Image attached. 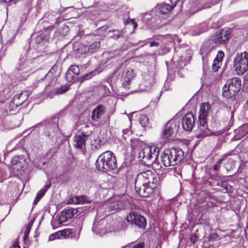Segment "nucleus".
Instances as JSON below:
<instances>
[{
    "instance_id": "1",
    "label": "nucleus",
    "mask_w": 248,
    "mask_h": 248,
    "mask_svg": "<svg viewBox=\"0 0 248 248\" xmlns=\"http://www.w3.org/2000/svg\"><path fill=\"white\" fill-rule=\"evenodd\" d=\"M159 183L156 172L148 170L139 173L135 181L136 193L143 197H147L154 192Z\"/></svg>"
},
{
    "instance_id": "2",
    "label": "nucleus",
    "mask_w": 248,
    "mask_h": 248,
    "mask_svg": "<svg viewBox=\"0 0 248 248\" xmlns=\"http://www.w3.org/2000/svg\"><path fill=\"white\" fill-rule=\"evenodd\" d=\"M161 162L166 167L176 166L175 168L177 174L181 172L179 163L185 157L184 152L180 148H171L165 150L161 155Z\"/></svg>"
},
{
    "instance_id": "3",
    "label": "nucleus",
    "mask_w": 248,
    "mask_h": 248,
    "mask_svg": "<svg viewBox=\"0 0 248 248\" xmlns=\"http://www.w3.org/2000/svg\"><path fill=\"white\" fill-rule=\"evenodd\" d=\"M96 167L99 170L107 172L113 170L117 167V163L114 154L107 151L101 154L96 161Z\"/></svg>"
},
{
    "instance_id": "4",
    "label": "nucleus",
    "mask_w": 248,
    "mask_h": 248,
    "mask_svg": "<svg viewBox=\"0 0 248 248\" xmlns=\"http://www.w3.org/2000/svg\"><path fill=\"white\" fill-rule=\"evenodd\" d=\"M44 77L38 79V83H43L45 86V90L46 92H52L56 94H61L66 92L68 88L67 87H61L58 88L56 86V76L53 74L52 69L46 74H44Z\"/></svg>"
},
{
    "instance_id": "5",
    "label": "nucleus",
    "mask_w": 248,
    "mask_h": 248,
    "mask_svg": "<svg viewBox=\"0 0 248 248\" xmlns=\"http://www.w3.org/2000/svg\"><path fill=\"white\" fill-rule=\"evenodd\" d=\"M159 151V148L154 145L145 146L139 152V158L146 164L155 163L158 158Z\"/></svg>"
},
{
    "instance_id": "6",
    "label": "nucleus",
    "mask_w": 248,
    "mask_h": 248,
    "mask_svg": "<svg viewBox=\"0 0 248 248\" xmlns=\"http://www.w3.org/2000/svg\"><path fill=\"white\" fill-rule=\"evenodd\" d=\"M241 87V82L239 78L228 79L223 87V96L227 99L235 96L240 91Z\"/></svg>"
},
{
    "instance_id": "7",
    "label": "nucleus",
    "mask_w": 248,
    "mask_h": 248,
    "mask_svg": "<svg viewBox=\"0 0 248 248\" xmlns=\"http://www.w3.org/2000/svg\"><path fill=\"white\" fill-rule=\"evenodd\" d=\"M59 116H55L46 123L45 135L51 140H56L62 135L59 128Z\"/></svg>"
},
{
    "instance_id": "8",
    "label": "nucleus",
    "mask_w": 248,
    "mask_h": 248,
    "mask_svg": "<svg viewBox=\"0 0 248 248\" xmlns=\"http://www.w3.org/2000/svg\"><path fill=\"white\" fill-rule=\"evenodd\" d=\"M234 68L239 75L248 70V52L238 53L234 59Z\"/></svg>"
},
{
    "instance_id": "9",
    "label": "nucleus",
    "mask_w": 248,
    "mask_h": 248,
    "mask_svg": "<svg viewBox=\"0 0 248 248\" xmlns=\"http://www.w3.org/2000/svg\"><path fill=\"white\" fill-rule=\"evenodd\" d=\"M27 51H25L21 54L18 63L16 66V68L19 72V74L21 75V79H26L31 72L30 64L31 63V61L27 59Z\"/></svg>"
},
{
    "instance_id": "10",
    "label": "nucleus",
    "mask_w": 248,
    "mask_h": 248,
    "mask_svg": "<svg viewBox=\"0 0 248 248\" xmlns=\"http://www.w3.org/2000/svg\"><path fill=\"white\" fill-rule=\"evenodd\" d=\"M106 109L104 105H99L92 112L91 123L96 127L105 124L106 119L105 115Z\"/></svg>"
},
{
    "instance_id": "11",
    "label": "nucleus",
    "mask_w": 248,
    "mask_h": 248,
    "mask_svg": "<svg viewBox=\"0 0 248 248\" xmlns=\"http://www.w3.org/2000/svg\"><path fill=\"white\" fill-rule=\"evenodd\" d=\"M128 201L124 195L118 196L111 200L108 205V208L110 211H115L124 209L127 205Z\"/></svg>"
},
{
    "instance_id": "12",
    "label": "nucleus",
    "mask_w": 248,
    "mask_h": 248,
    "mask_svg": "<svg viewBox=\"0 0 248 248\" xmlns=\"http://www.w3.org/2000/svg\"><path fill=\"white\" fill-rule=\"evenodd\" d=\"M178 123L173 119L169 121L166 124L161 135V138L164 142H166L173 134L174 130H177Z\"/></svg>"
},
{
    "instance_id": "13",
    "label": "nucleus",
    "mask_w": 248,
    "mask_h": 248,
    "mask_svg": "<svg viewBox=\"0 0 248 248\" xmlns=\"http://www.w3.org/2000/svg\"><path fill=\"white\" fill-rule=\"evenodd\" d=\"M126 220L128 222L139 228H144L146 225L145 218L137 212H130L126 217Z\"/></svg>"
},
{
    "instance_id": "14",
    "label": "nucleus",
    "mask_w": 248,
    "mask_h": 248,
    "mask_svg": "<svg viewBox=\"0 0 248 248\" xmlns=\"http://www.w3.org/2000/svg\"><path fill=\"white\" fill-rule=\"evenodd\" d=\"M231 37V33L229 30L222 29L219 32H217L213 38L215 44L219 45L227 41Z\"/></svg>"
},
{
    "instance_id": "15",
    "label": "nucleus",
    "mask_w": 248,
    "mask_h": 248,
    "mask_svg": "<svg viewBox=\"0 0 248 248\" xmlns=\"http://www.w3.org/2000/svg\"><path fill=\"white\" fill-rule=\"evenodd\" d=\"M195 124V119L191 113H186L182 120V125L183 129L187 131H190L193 129Z\"/></svg>"
},
{
    "instance_id": "16",
    "label": "nucleus",
    "mask_w": 248,
    "mask_h": 248,
    "mask_svg": "<svg viewBox=\"0 0 248 248\" xmlns=\"http://www.w3.org/2000/svg\"><path fill=\"white\" fill-rule=\"evenodd\" d=\"M107 224V221L106 219H102L98 222H95L93 223L92 230L94 233L103 235L108 230L106 227Z\"/></svg>"
},
{
    "instance_id": "17",
    "label": "nucleus",
    "mask_w": 248,
    "mask_h": 248,
    "mask_svg": "<svg viewBox=\"0 0 248 248\" xmlns=\"http://www.w3.org/2000/svg\"><path fill=\"white\" fill-rule=\"evenodd\" d=\"M13 169L17 171L21 170L26 165V161L23 155L15 156L11 160Z\"/></svg>"
},
{
    "instance_id": "18",
    "label": "nucleus",
    "mask_w": 248,
    "mask_h": 248,
    "mask_svg": "<svg viewBox=\"0 0 248 248\" xmlns=\"http://www.w3.org/2000/svg\"><path fill=\"white\" fill-rule=\"evenodd\" d=\"M24 95H25V96L27 95L28 92H24L18 94L17 96H14L12 101L10 102L9 105V108L11 110H14L16 109L17 107L21 105L26 100V98L24 97L22 99V101L21 102L19 101V99L22 97H23Z\"/></svg>"
},
{
    "instance_id": "19",
    "label": "nucleus",
    "mask_w": 248,
    "mask_h": 248,
    "mask_svg": "<svg viewBox=\"0 0 248 248\" xmlns=\"http://www.w3.org/2000/svg\"><path fill=\"white\" fill-rule=\"evenodd\" d=\"M77 212V210L73 208H69L63 210L60 216V220L61 221H67L68 219H70L73 217L75 214Z\"/></svg>"
},
{
    "instance_id": "20",
    "label": "nucleus",
    "mask_w": 248,
    "mask_h": 248,
    "mask_svg": "<svg viewBox=\"0 0 248 248\" xmlns=\"http://www.w3.org/2000/svg\"><path fill=\"white\" fill-rule=\"evenodd\" d=\"M87 136L85 134L75 136L74 140V146L77 148L83 149L85 146Z\"/></svg>"
},
{
    "instance_id": "21",
    "label": "nucleus",
    "mask_w": 248,
    "mask_h": 248,
    "mask_svg": "<svg viewBox=\"0 0 248 248\" xmlns=\"http://www.w3.org/2000/svg\"><path fill=\"white\" fill-rule=\"evenodd\" d=\"M224 54L222 51H219L216 56V58L214 59L213 63L212 65V70L214 72H216L218 70V69L220 68V65L221 64V61L224 57Z\"/></svg>"
},
{
    "instance_id": "22",
    "label": "nucleus",
    "mask_w": 248,
    "mask_h": 248,
    "mask_svg": "<svg viewBox=\"0 0 248 248\" xmlns=\"http://www.w3.org/2000/svg\"><path fill=\"white\" fill-rule=\"evenodd\" d=\"M171 1H174V4H172L171 5L167 3H162L159 6V10L161 14H165L169 13L180 2V0H171Z\"/></svg>"
},
{
    "instance_id": "23",
    "label": "nucleus",
    "mask_w": 248,
    "mask_h": 248,
    "mask_svg": "<svg viewBox=\"0 0 248 248\" xmlns=\"http://www.w3.org/2000/svg\"><path fill=\"white\" fill-rule=\"evenodd\" d=\"M44 17L48 18L51 21L55 20L56 24H58L59 22H61L59 13L54 12L53 11L46 12L44 14Z\"/></svg>"
},
{
    "instance_id": "24",
    "label": "nucleus",
    "mask_w": 248,
    "mask_h": 248,
    "mask_svg": "<svg viewBox=\"0 0 248 248\" xmlns=\"http://www.w3.org/2000/svg\"><path fill=\"white\" fill-rule=\"evenodd\" d=\"M73 49L75 51L79 54H84L88 53V46L79 42H77L73 45Z\"/></svg>"
},
{
    "instance_id": "25",
    "label": "nucleus",
    "mask_w": 248,
    "mask_h": 248,
    "mask_svg": "<svg viewBox=\"0 0 248 248\" xmlns=\"http://www.w3.org/2000/svg\"><path fill=\"white\" fill-rule=\"evenodd\" d=\"M51 186V183L50 182L47 183L44 187L39 190V191L37 193V195L35 198V200L33 202V204L34 205L36 204L40 200L42 197L45 195L46 191L48 189V188Z\"/></svg>"
},
{
    "instance_id": "26",
    "label": "nucleus",
    "mask_w": 248,
    "mask_h": 248,
    "mask_svg": "<svg viewBox=\"0 0 248 248\" xmlns=\"http://www.w3.org/2000/svg\"><path fill=\"white\" fill-rule=\"evenodd\" d=\"M155 83V78L154 75H147L142 84L146 87L145 90L148 91L151 86Z\"/></svg>"
},
{
    "instance_id": "27",
    "label": "nucleus",
    "mask_w": 248,
    "mask_h": 248,
    "mask_svg": "<svg viewBox=\"0 0 248 248\" xmlns=\"http://www.w3.org/2000/svg\"><path fill=\"white\" fill-rule=\"evenodd\" d=\"M122 77L124 80V84L125 82L128 83L134 77V74L131 69H127L123 71Z\"/></svg>"
},
{
    "instance_id": "28",
    "label": "nucleus",
    "mask_w": 248,
    "mask_h": 248,
    "mask_svg": "<svg viewBox=\"0 0 248 248\" xmlns=\"http://www.w3.org/2000/svg\"><path fill=\"white\" fill-rule=\"evenodd\" d=\"M210 109V107L208 103H202L200 106L199 115L207 116Z\"/></svg>"
},
{
    "instance_id": "29",
    "label": "nucleus",
    "mask_w": 248,
    "mask_h": 248,
    "mask_svg": "<svg viewBox=\"0 0 248 248\" xmlns=\"http://www.w3.org/2000/svg\"><path fill=\"white\" fill-rule=\"evenodd\" d=\"M100 46V42L96 41L93 42L89 46H88V52L89 53H92L96 52Z\"/></svg>"
},
{
    "instance_id": "30",
    "label": "nucleus",
    "mask_w": 248,
    "mask_h": 248,
    "mask_svg": "<svg viewBox=\"0 0 248 248\" xmlns=\"http://www.w3.org/2000/svg\"><path fill=\"white\" fill-rule=\"evenodd\" d=\"M73 201L76 204H83L89 202L87 198L84 196H76Z\"/></svg>"
},
{
    "instance_id": "31",
    "label": "nucleus",
    "mask_w": 248,
    "mask_h": 248,
    "mask_svg": "<svg viewBox=\"0 0 248 248\" xmlns=\"http://www.w3.org/2000/svg\"><path fill=\"white\" fill-rule=\"evenodd\" d=\"M211 6V3L207 2L206 0H200L198 3V11L210 7Z\"/></svg>"
},
{
    "instance_id": "32",
    "label": "nucleus",
    "mask_w": 248,
    "mask_h": 248,
    "mask_svg": "<svg viewBox=\"0 0 248 248\" xmlns=\"http://www.w3.org/2000/svg\"><path fill=\"white\" fill-rule=\"evenodd\" d=\"M220 186L223 188L225 190V192H232L233 191L232 187L228 184L226 181H222L220 183Z\"/></svg>"
},
{
    "instance_id": "33",
    "label": "nucleus",
    "mask_w": 248,
    "mask_h": 248,
    "mask_svg": "<svg viewBox=\"0 0 248 248\" xmlns=\"http://www.w3.org/2000/svg\"><path fill=\"white\" fill-rule=\"evenodd\" d=\"M231 155V154L230 153H226V154H225L223 156H222V157L221 158H220L219 160H218L217 162V163L214 165L213 166V169L215 170H217L219 168H220V164L221 163H222V162L224 160V158L227 156H229V155Z\"/></svg>"
},
{
    "instance_id": "34",
    "label": "nucleus",
    "mask_w": 248,
    "mask_h": 248,
    "mask_svg": "<svg viewBox=\"0 0 248 248\" xmlns=\"http://www.w3.org/2000/svg\"><path fill=\"white\" fill-rule=\"evenodd\" d=\"M140 122L143 127H145L149 123V119L147 115L142 114L140 118Z\"/></svg>"
},
{
    "instance_id": "35",
    "label": "nucleus",
    "mask_w": 248,
    "mask_h": 248,
    "mask_svg": "<svg viewBox=\"0 0 248 248\" xmlns=\"http://www.w3.org/2000/svg\"><path fill=\"white\" fill-rule=\"evenodd\" d=\"M70 71L73 73L75 76L78 75L79 73V68L78 65H73L69 68Z\"/></svg>"
},
{
    "instance_id": "36",
    "label": "nucleus",
    "mask_w": 248,
    "mask_h": 248,
    "mask_svg": "<svg viewBox=\"0 0 248 248\" xmlns=\"http://www.w3.org/2000/svg\"><path fill=\"white\" fill-rule=\"evenodd\" d=\"M75 75L68 69L65 75L66 80L68 82L72 81L75 78Z\"/></svg>"
},
{
    "instance_id": "37",
    "label": "nucleus",
    "mask_w": 248,
    "mask_h": 248,
    "mask_svg": "<svg viewBox=\"0 0 248 248\" xmlns=\"http://www.w3.org/2000/svg\"><path fill=\"white\" fill-rule=\"evenodd\" d=\"M206 117L207 116H204L203 115L199 116L200 124L201 126L203 127V128H204L207 122Z\"/></svg>"
},
{
    "instance_id": "38",
    "label": "nucleus",
    "mask_w": 248,
    "mask_h": 248,
    "mask_svg": "<svg viewBox=\"0 0 248 248\" xmlns=\"http://www.w3.org/2000/svg\"><path fill=\"white\" fill-rule=\"evenodd\" d=\"M64 221H61L60 220V217L58 219L55 218L52 221V224L54 228L59 227Z\"/></svg>"
},
{
    "instance_id": "39",
    "label": "nucleus",
    "mask_w": 248,
    "mask_h": 248,
    "mask_svg": "<svg viewBox=\"0 0 248 248\" xmlns=\"http://www.w3.org/2000/svg\"><path fill=\"white\" fill-rule=\"evenodd\" d=\"M218 234L216 232L211 233L208 237L209 241H213L218 237Z\"/></svg>"
},
{
    "instance_id": "40",
    "label": "nucleus",
    "mask_w": 248,
    "mask_h": 248,
    "mask_svg": "<svg viewBox=\"0 0 248 248\" xmlns=\"http://www.w3.org/2000/svg\"><path fill=\"white\" fill-rule=\"evenodd\" d=\"M45 39V36L43 34L37 35L35 38V42L37 44L41 43Z\"/></svg>"
},
{
    "instance_id": "41",
    "label": "nucleus",
    "mask_w": 248,
    "mask_h": 248,
    "mask_svg": "<svg viewBox=\"0 0 248 248\" xmlns=\"http://www.w3.org/2000/svg\"><path fill=\"white\" fill-rule=\"evenodd\" d=\"M74 232V230L73 229H66L62 232V234L64 235H69Z\"/></svg>"
},
{
    "instance_id": "42",
    "label": "nucleus",
    "mask_w": 248,
    "mask_h": 248,
    "mask_svg": "<svg viewBox=\"0 0 248 248\" xmlns=\"http://www.w3.org/2000/svg\"><path fill=\"white\" fill-rule=\"evenodd\" d=\"M197 239L198 236L196 233H193L190 237V241L192 244H194L197 241Z\"/></svg>"
},
{
    "instance_id": "43",
    "label": "nucleus",
    "mask_w": 248,
    "mask_h": 248,
    "mask_svg": "<svg viewBox=\"0 0 248 248\" xmlns=\"http://www.w3.org/2000/svg\"><path fill=\"white\" fill-rule=\"evenodd\" d=\"M113 32L114 33L113 34V37L114 39H118L122 35V33L118 30H115L113 31Z\"/></svg>"
},
{
    "instance_id": "44",
    "label": "nucleus",
    "mask_w": 248,
    "mask_h": 248,
    "mask_svg": "<svg viewBox=\"0 0 248 248\" xmlns=\"http://www.w3.org/2000/svg\"><path fill=\"white\" fill-rule=\"evenodd\" d=\"M93 76V73H90L89 74H87L86 75H84L82 76V78L83 79L85 80H87L90 79Z\"/></svg>"
},
{
    "instance_id": "45",
    "label": "nucleus",
    "mask_w": 248,
    "mask_h": 248,
    "mask_svg": "<svg viewBox=\"0 0 248 248\" xmlns=\"http://www.w3.org/2000/svg\"><path fill=\"white\" fill-rule=\"evenodd\" d=\"M129 24H131V25L133 26L134 29H136L137 27V24L135 22L134 19H133L130 20V22H129Z\"/></svg>"
},
{
    "instance_id": "46",
    "label": "nucleus",
    "mask_w": 248,
    "mask_h": 248,
    "mask_svg": "<svg viewBox=\"0 0 248 248\" xmlns=\"http://www.w3.org/2000/svg\"><path fill=\"white\" fill-rule=\"evenodd\" d=\"M159 45V43L158 42H152L150 44V47H153V46H158Z\"/></svg>"
},
{
    "instance_id": "47",
    "label": "nucleus",
    "mask_w": 248,
    "mask_h": 248,
    "mask_svg": "<svg viewBox=\"0 0 248 248\" xmlns=\"http://www.w3.org/2000/svg\"><path fill=\"white\" fill-rule=\"evenodd\" d=\"M144 244L143 243L135 245L133 248H143Z\"/></svg>"
},
{
    "instance_id": "48",
    "label": "nucleus",
    "mask_w": 248,
    "mask_h": 248,
    "mask_svg": "<svg viewBox=\"0 0 248 248\" xmlns=\"http://www.w3.org/2000/svg\"><path fill=\"white\" fill-rule=\"evenodd\" d=\"M29 234V231L28 230H26L24 232V240H26L28 238Z\"/></svg>"
},
{
    "instance_id": "49",
    "label": "nucleus",
    "mask_w": 248,
    "mask_h": 248,
    "mask_svg": "<svg viewBox=\"0 0 248 248\" xmlns=\"http://www.w3.org/2000/svg\"><path fill=\"white\" fill-rule=\"evenodd\" d=\"M12 248H20L19 244H18V242H16L15 243L13 246H12Z\"/></svg>"
},
{
    "instance_id": "50",
    "label": "nucleus",
    "mask_w": 248,
    "mask_h": 248,
    "mask_svg": "<svg viewBox=\"0 0 248 248\" xmlns=\"http://www.w3.org/2000/svg\"><path fill=\"white\" fill-rule=\"evenodd\" d=\"M57 237L56 235L54 234H52L49 236V240H53Z\"/></svg>"
},
{
    "instance_id": "51",
    "label": "nucleus",
    "mask_w": 248,
    "mask_h": 248,
    "mask_svg": "<svg viewBox=\"0 0 248 248\" xmlns=\"http://www.w3.org/2000/svg\"><path fill=\"white\" fill-rule=\"evenodd\" d=\"M62 28L63 29L65 30L66 31H67L68 29H69L68 27L67 26H66V25H63L62 26Z\"/></svg>"
},
{
    "instance_id": "52",
    "label": "nucleus",
    "mask_w": 248,
    "mask_h": 248,
    "mask_svg": "<svg viewBox=\"0 0 248 248\" xmlns=\"http://www.w3.org/2000/svg\"><path fill=\"white\" fill-rule=\"evenodd\" d=\"M28 95H29V93H28V95H26V96H25V95H23V97H22V98H21L19 99V102H21V101H22V99L23 98H24V97H25V98H26V99H27V98H28Z\"/></svg>"
},
{
    "instance_id": "53",
    "label": "nucleus",
    "mask_w": 248,
    "mask_h": 248,
    "mask_svg": "<svg viewBox=\"0 0 248 248\" xmlns=\"http://www.w3.org/2000/svg\"><path fill=\"white\" fill-rule=\"evenodd\" d=\"M202 31H199L198 32L194 33L192 34L193 35H197L200 34Z\"/></svg>"
},
{
    "instance_id": "54",
    "label": "nucleus",
    "mask_w": 248,
    "mask_h": 248,
    "mask_svg": "<svg viewBox=\"0 0 248 248\" xmlns=\"http://www.w3.org/2000/svg\"><path fill=\"white\" fill-rule=\"evenodd\" d=\"M50 151H51V150H50V151H49V152L46 154V155H47V157H49V158L51 157L52 156V155H53V154H51L50 155H48Z\"/></svg>"
},
{
    "instance_id": "55",
    "label": "nucleus",
    "mask_w": 248,
    "mask_h": 248,
    "mask_svg": "<svg viewBox=\"0 0 248 248\" xmlns=\"http://www.w3.org/2000/svg\"><path fill=\"white\" fill-rule=\"evenodd\" d=\"M201 55H202V58H203V54H204L203 49L201 50Z\"/></svg>"
},
{
    "instance_id": "56",
    "label": "nucleus",
    "mask_w": 248,
    "mask_h": 248,
    "mask_svg": "<svg viewBox=\"0 0 248 248\" xmlns=\"http://www.w3.org/2000/svg\"><path fill=\"white\" fill-rule=\"evenodd\" d=\"M245 114L246 116H247V114H248V108L245 110Z\"/></svg>"
},
{
    "instance_id": "57",
    "label": "nucleus",
    "mask_w": 248,
    "mask_h": 248,
    "mask_svg": "<svg viewBox=\"0 0 248 248\" xmlns=\"http://www.w3.org/2000/svg\"><path fill=\"white\" fill-rule=\"evenodd\" d=\"M228 162H229L230 163H233V160H232V159H230Z\"/></svg>"
},
{
    "instance_id": "58",
    "label": "nucleus",
    "mask_w": 248,
    "mask_h": 248,
    "mask_svg": "<svg viewBox=\"0 0 248 248\" xmlns=\"http://www.w3.org/2000/svg\"><path fill=\"white\" fill-rule=\"evenodd\" d=\"M220 183H221V182H218L217 183V186H220Z\"/></svg>"
},
{
    "instance_id": "59",
    "label": "nucleus",
    "mask_w": 248,
    "mask_h": 248,
    "mask_svg": "<svg viewBox=\"0 0 248 248\" xmlns=\"http://www.w3.org/2000/svg\"><path fill=\"white\" fill-rule=\"evenodd\" d=\"M225 167H226V168L227 169H230L231 168V167H229L227 166V165H225Z\"/></svg>"
},
{
    "instance_id": "60",
    "label": "nucleus",
    "mask_w": 248,
    "mask_h": 248,
    "mask_svg": "<svg viewBox=\"0 0 248 248\" xmlns=\"http://www.w3.org/2000/svg\"><path fill=\"white\" fill-rule=\"evenodd\" d=\"M164 90L165 91H167V90H168V89L166 88V85H165V87H164Z\"/></svg>"
},
{
    "instance_id": "61",
    "label": "nucleus",
    "mask_w": 248,
    "mask_h": 248,
    "mask_svg": "<svg viewBox=\"0 0 248 248\" xmlns=\"http://www.w3.org/2000/svg\"><path fill=\"white\" fill-rule=\"evenodd\" d=\"M81 229V226L80 225L79 226L78 230L80 231Z\"/></svg>"
},
{
    "instance_id": "62",
    "label": "nucleus",
    "mask_w": 248,
    "mask_h": 248,
    "mask_svg": "<svg viewBox=\"0 0 248 248\" xmlns=\"http://www.w3.org/2000/svg\"><path fill=\"white\" fill-rule=\"evenodd\" d=\"M143 41H140L137 44H140V42H142Z\"/></svg>"
},
{
    "instance_id": "63",
    "label": "nucleus",
    "mask_w": 248,
    "mask_h": 248,
    "mask_svg": "<svg viewBox=\"0 0 248 248\" xmlns=\"http://www.w3.org/2000/svg\"><path fill=\"white\" fill-rule=\"evenodd\" d=\"M38 73H39V71H38V72H37L35 73V75H37Z\"/></svg>"
},
{
    "instance_id": "64",
    "label": "nucleus",
    "mask_w": 248,
    "mask_h": 248,
    "mask_svg": "<svg viewBox=\"0 0 248 248\" xmlns=\"http://www.w3.org/2000/svg\"><path fill=\"white\" fill-rule=\"evenodd\" d=\"M43 165H45V162H44L43 163Z\"/></svg>"
}]
</instances>
